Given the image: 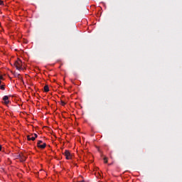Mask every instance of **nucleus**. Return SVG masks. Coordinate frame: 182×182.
I'll return each mask as SVG.
<instances>
[{"label":"nucleus","instance_id":"nucleus-1","mask_svg":"<svg viewBox=\"0 0 182 182\" xmlns=\"http://www.w3.org/2000/svg\"><path fill=\"white\" fill-rule=\"evenodd\" d=\"M16 69L17 70H23L25 69V64L22 63V60L21 59L18 58L14 63Z\"/></svg>","mask_w":182,"mask_h":182},{"label":"nucleus","instance_id":"nucleus-2","mask_svg":"<svg viewBox=\"0 0 182 182\" xmlns=\"http://www.w3.org/2000/svg\"><path fill=\"white\" fill-rule=\"evenodd\" d=\"M64 155L65 156V159L67 160H71L72 157H73L72 154H70V152L69 151H68V150L65 151Z\"/></svg>","mask_w":182,"mask_h":182},{"label":"nucleus","instance_id":"nucleus-3","mask_svg":"<svg viewBox=\"0 0 182 182\" xmlns=\"http://www.w3.org/2000/svg\"><path fill=\"white\" fill-rule=\"evenodd\" d=\"M37 146L38 147H39V149H45V147H46V144H45L42 141H38L37 143Z\"/></svg>","mask_w":182,"mask_h":182},{"label":"nucleus","instance_id":"nucleus-4","mask_svg":"<svg viewBox=\"0 0 182 182\" xmlns=\"http://www.w3.org/2000/svg\"><path fill=\"white\" fill-rule=\"evenodd\" d=\"M38 137V134H32L31 135H28L27 136V139L28 140H32L33 141Z\"/></svg>","mask_w":182,"mask_h":182},{"label":"nucleus","instance_id":"nucleus-5","mask_svg":"<svg viewBox=\"0 0 182 182\" xmlns=\"http://www.w3.org/2000/svg\"><path fill=\"white\" fill-rule=\"evenodd\" d=\"M3 101H4V105H8L9 103V97H8V96H4V97H3Z\"/></svg>","mask_w":182,"mask_h":182},{"label":"nucleus","instance_id":"nucleus-6","mask_svg":"<svg viewBox=\"0 0 182 182\" xmlns=\"http://www.w3.org/2000/svg\"><path fill=\"white\" fill-rule=\"evenodd\" d=\"M19 159H20L21 161H25V160H26V155H25L23 154H20Z\"/></svg>","mask_w":182,"mask_h":182},{"label":"nucleus","instance_id":"nucleus-7","mask_svg":"<svg viewBox=\"0 0 182 182\" xmlns=\"http://www.w3.org/2000/svg\"><path fill=\"white\" fill-rule=\"evenodd\" d=\"M49 90V87L48 85H46L44 87V92H48Z\"/></svg>","mask_w":182,"mask_h":182},{"label":"nucleus","instance_id":"nucleus-8","mask_svg":"<svg viewBox=\"0 0 182 182\" xmlns=\"http://www.w3.org/2000/svg\"><path fill=\"white\" fill-rule=\"evenodd\" d=\"M1 90H5V87L4 85L0 86Z\"/></svg>","mask_w":182,"mask_h":182},{"label":"nucleus","instance_id":"nucleus-9","mask_svg":"<svg viewBox=\"0 0 182 182\" xmlns=\"http://www.w3.org/2000/svg\"><path fill=\"white\" fill-rule=\"evenodd\" d=\"M104 163H107V157L104 158Z\"/></svg>","mask_w":182,"mask_h":182},{"label":"nucleus","instance_id":"nucleus-10","mask_svg":"<svg viewBox=\"0 0 182 182\" xmlns=\"http://www.w3.org/2000/svg\"><path fill=\"white\" fill-rule=\"evenodd\" d=\"M61 105H62V106H65L66 105V103L63 101H61Z\"/></svg>","mask_w":182,"mask_h":182},{"label":"nucleus","instance_id":"nucleus-11","mask_svg":"<svg viewBox=\"0 0 182 182\" xmlns=\"http://www.w3.org/2000/svg\"><path fill=\"white\" fill-rule=\"evenodd\" d=\"M0 5H4V1L0 0Z\"/></svg>","mask_w":182,"mask_h":182},{"label":"nucleus","instance_id":"nucleus-12","mask_svg":"<svg viewBox=\"0 0 182 182\" xmlns=\"http://www.w3.org/2000/svg\"><path fill=\"white\" fill-rule=\"evenodd\" d=\"M0 80H4V77L0 76Z\"/></svg>","mask_w":182,"mask_h":182},{"label":"nucleus","instance_id":"nucleus-13","mask_svg":"<svg viewBox=\"0 0 182 182\" xmlns=\"http://www.w3.org/2000/svg\"><path fill=\"white\" fill-rule=\"evenodd\" d=\"M2 150V146L0 145V151Z\"/></svg>","mask_w":182,"mask_h":182},{"label":"nucleus","instance_id":"nucleus-14","mask_svg":"<svg viewBox=\"0 0 182 182\" xmlns=\"http://www.w3.org/2000/svg\"><path fill=\"white\" fill-rule=\"evenodd\" d=\"M1 80H0V85H1Z\"/></svg>","mask_w":182,"mask_h":182}]
</instances>
